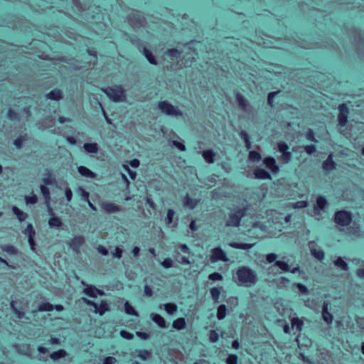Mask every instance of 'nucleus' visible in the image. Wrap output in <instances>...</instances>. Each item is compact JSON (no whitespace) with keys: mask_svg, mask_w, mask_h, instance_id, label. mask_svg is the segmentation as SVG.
Instances as JSON below:
<instances>
[{"mask_svg":"<svg viewBox=\"0 0 364 364\" xmlns=\"http://www.w3.org/2000/svg\"><path fill=\"white\" fill-rule=\"evenodd\" d=\"M41 191H42L43 194L46 197L47 195H48V192H47L46 188V187L44 186H41Z\"/></svg>","mask_w":364,"mask_h":364,"instance_id":"obj_63","label":"nucleus"},{"mask_svg":"<svg viewBox=\"0 0 364 364\" xmlns=\"http://www.w3.org/2000/svg\"><path fill=\"white\" fill-rule=\"evenodd\" d=\"M257 281V277L254 271L252 270V284H254Z\"/></svg>","mask_w":364,"mask_h":364,"instance_id":"obj_53","label":"nucleus"},{"mask_svg":"<svg viewBox=\"0 0 364 364\" xmlns=\"http://www.w3.org/2000/svg\"><path fill=\"white\" fill-rule=\"evenodd\" d=\"M185 326V321L183 318H178L173 322V326L176 329H181Z\"/></svg>","mask_w":364,"mask_h":364,"instance_id":"obj_22","label":"nucleus"},{"mask_svg":"<svg viewBox=\"0 0 364 364\" xmlns=\"http://www.w3.org/2000/svg\"><path fill=\"white\" fill-rule=\"evenodd\" d=\"M50 97L53 100H58L61 97V93L58 90H55L50 94Z\"/></svg>","mask_w":364,"mask_h":364,"instance_id":"obj_38","label":"nucleus"},{"mask_svg":"<svg viewBox=\"0 0 364 364\" xmlns=\"http://www.w3.org/2000/svg\"><path fill=\"white\" fill-rule=\"evenodd\" d=\"M323 168L326 171H331L336 168V164L333 160V154H330L327 159L323 162Z\"/></svg>","mask_w":364,"mask_h":364,"instance_id":"obj_8","label":"nucleus"},{"mask_svg":"<svg viewBox=\"0 0 364 364\" xmlns=\"http://www.w3.org/2000/svg\"><path fill=\"white\" fill-rule=\"evenodd\" d=\"M36 196H32L31 198H26V203H36Z\"/></svg>","mask_w":364,"mask_h":364,"instance_id":"obj_57","label":"nucleus"},{"mask_svg":"<svg viewBox=\"0 0 364 364\" xmlns=\"http://www.w3.org/2000/svg\"><path fill=\"white\" fill-rule=\"evenodd\" d=\"M220 294V290L219 289L213 288L211 290L212 297L214 299V301H215L218 300V296Z\"/></svg>","mask_w":364,"mask_h":364,"instance_id":"obj_37","label":"nucleus"},{"mask_svg":"<svg viewBox=\"0 0 364 364\" xmlns=\"http://www.w3.org/2000/svg\"><path fill=\"white\" fill-rule=\"evenodd\" d=\"M85 292L92 297H96L98 294H101L100 291L92 287H87L85 289Z\"/></svg>","mask_w":364,"mask_h":364,"instance_id":"obj_17","label":"nucleus"},{"mask_svg":"<svg viewBox=\"0 0 364 364\" xmlns=\"http://www.w3.org/2000/svg\"><path fill=\"white\" fill-rule=\"evenodd\" d=\"M284 331L285 333H289L290 328H289V326L288 324H285L284 326Z\"/></svg>","mask_w":364,"mask_h":364,"instance_id":"obj_61","label":"nucleus"},{"mask_svg":"<svg viewBox=\"0 0 364 364\" xmlns=\"http://www.w3.org/2000/svg\"><path fill=\"white\" fill-rule=\"evenodd\" d=\"M278 92H271L268 94L267 96V104L270 107H273V99Z\"/></svg>","mask_w":364,"mask_h":364,"instance_id":"obj_31","label":"nucleus"},{"mask_svg":"<svg viewBox=\"0 0 364 364\" xmlns=\"http://www.w3.org/2000/svg\"><path fill=\"white\" fill-rule=\"evenodd\" d=\"M94 306L96 312H98L100 314H102L107 310V304L104 301H101L100 304L95 303Z\"/></svg>","mask_w":364,"mask_h":364,"instance_id":"obj_15","label":"nucleus"},{"mask_svg":"<svg viewBox=\"0 0 364 364\" xmlns=\"http://www.w3.org/2000/svg\"><path fill=\"white\" fill-rule=\"evenodd\" d=\"M213 154L210 151H206L203 153V157L208 162H211L213 161Z\"/></svg>","mask_w":364,"mask_h":364,"instance_id":"obj_35","label":"nucleus"},{"mask_svg":"<svg viewBox=\"0 0 364 364\" xmlns=\"http://www.w3.org/2000/svg\"><path fill=\"white\" fill-rule=\"evenodd\" d=\"M78 170H79V172L80 173V174L82 175V176H87V177H90V178H92L94 176L93 173L91 172L89 169H87L85 167L80 166L78 168Z\"/></svg>","mask_w":364,"mask_h":364,"instance_id":"obj_18","label":"nucleus"},{"mask_svg":"<svg viewBox=\"0 0 364 364\" xmlns=\"http://www.w3.org/2000/svg\"><path fill=\"white\" fill-rule=\"evenodd\" d=\"M250 272L247 268H240L235 276V282L240 285L245 284L249 282Z\"/></svg>","mask_w":364,"mask_h":364,"instance_id":"obj_2","label":"nucleus"},{"mask_svg":"<svg viewBox=\"0 0 364 364\" xmlns=\"http://www.w3.org/2000/svg\"><path fill=\"white\" fill-rule=\"evenodd\" d=\"M49 224H50V227L56 228V227H59L60 225L61 222L57 218H52L49 220Z\"/></svg>","mask_w":364,"mask_h":364,"instance_id":"obj_29","label":"nucleus"},{"mask_svg":"<svg viewBox=\"0 0 364 364\" xmlns=\"http://www.w3.org/2000/svg\"><path fill=\"white\" fill-rule=\"evenodd\" d=\"M173 215V213L171 210H168L167 213V223H171L172 221V216Z\"/></svg>","mask_w":364,"mask_h":364,"instance_id":"obj_49","label":"nucleus"},{"mask_svg":"<svg viewBox=\"0 0 364 364\" xmlns=\"http://www.w3.org/2000/svg\"><path fill=\"white\" fill-rule=\"evenodd\" d=\"M163 265L165 267H169L171 266V261L169 259H166L163 262Z\"/></svg>","mask_w":364,"mask_h":364,"instance_id":"obj_62","label":"nucleus"},{"mask_svg":"<svg viewBox=\"0 0 364 364\" xmlns=\"http://www.w3.org/2000/svg\"><path fill=\"white\" fill-rule=\"evenodd\" d=\"M124 308H125L126 312L128 314H134L135 315V311H134V309L128 303H126L124 304Z\"/></svg>","mask_w":364,"mask_h":364,"instance_id":"obj_41","label":"nucleus"},{"mask_svg":"<svg viewBox=\"0 0 364 364\" xmlns=\"http://www.w3.org/2000/svg\"><path fill=\"white\" fill-rule=\"evenodd\" d=\"M236 362L237 358L235 355H230L227 360L228 364H236Z\"/></svg>","mask_w":364,"mask_h":364,"instance_id":"obj_42","label":"nucleus"},{"mask_svg":"<svg viewBox=\"0 0 364 364\" xmlns=\"http://www.w3.org/2000/svg\"><path fill=\"white\" fill-rule=\"evenodd\" d=\"M14 213L15 215H16V216L20 220H23L25 218V214L23 212L20 211L18 208H14Z\"/></svg>","mask_w":364,"mask_h":364,"instance_id":"obj_36","label":"nucleus"},{"mask_svg":"<svg viewBox=\"0 0 364 364\" xmlns=\"http://www.w3.org/2000/svg\"><path fill=\"white\" fill-rule=\"evenodd\" d=\"M301 356V358H302V360L306 363H309V364H311V360L306 355H304V354L301 353L300 354Z\"/></svg>","mask_w":364,"mask_h":364,"instance_id":"obj_52","label":"nucleus"},{"mask_svg":"<svg viewBox=\"0 0 364 364\" xmlns=\"http://www.w3.org/2000/svg\"><path fill=\"white\" fill-rule=\"evenodd\" d=\"M121 335L122 337L127 338V339H129L132 338L131 334L124 331H121Z\"/></svg>","mask_w":364,"mask_h":364,"instance_id":"obj_51","label":"nucleus"},{"mask_svg":"<svg viewBox=\"0 0 364 364\" xmlns=\"http://www.w3.org/2000/svg\"><path fill=\"white\" fill-rule=\"evenodd\" d=\"M255 177L258 179L270 180L272 179L270 173L262 168H257L253 172Z\"/></svg>","mask_w":364,"mask_h":364,"instance_id":"obj_7","label":"nucleus"},{"mask_svg":"<svg viewBox=\"0 0 364 364\" xmlns=\"http://www.w3.org/2000/svg\"><path fill=\"white\" fill-rule=\"evenodd\" d=\"M159 107L162 112L168 114H177L178 113V111L175 107L166 102L160 103Z\"/></svg>","mask_w":364,"mask_h":364,"instance_id":"obj_9","label":"nucleus"},{"mask_svg":"<svg viewBox=\"0 0 364 364\" xmlns=\"http://www.w3.org/2000/svg\"><path fill=\"white\" fill-rule=\"evenodd\" d=\"M211 260L213 262L217 261V260H225V256L224 253L222 252L220 249H214L212 251V254L210 256Z\"/></svg>","mask_w":364,"mask_h":364,"instance_id":"obj_12","label":"nucleus"},{"mask_svg":"<svg viewBox=\"0 0 364 364\" xmlns=\"http://www.w3.org/2000/svg\"><path fill=\"white\" fill-rule=\"evenodd\" d=\"M306 136L309 141H314V142L318 141L314 136V133L313 130L311 129H308Z\"/></svg>","mask_w":364,"mask_h":364,"instance_id":"obj_27","label":"nucleus"},{"mask_svg":"<svg viewBox=\"0 0 364 364\" xmlns=\"http://www.w3.org/2000/svg\"><path fill=\"white\" fill-rule=\"evenodd\" d=\"M225 306L222 305L218 307V319H222L225 317Z\"/></svg>","mask_w":364,"mask_h":364,"instance_id":"obj_30","label":"nucleus"},{"mask_svg":"<svg viewBox=\"0 0 364 364\" xmlns=\"http://www.w3.org/2000/svg\"><path fill=\"white\" fill-rule=\"evenodd\" d=\"M338 110L340 112L338 116L339 125L344 127L346 125L348 122L349 109L346 104L342 103L338 105Z\"/></svg>","mask_w":364,"mask_h":364,"instance_id":"obj_3","label":"nucleus"},{"mask_svg":"<svg viewBox=\"0 0 364 364\" xmlns=\"http://www.w3.org/2000/svg\"><path fill=\"white\" fill-rule=\"evenodd\" d=\"M140 356L142 358V359L145 360L147 357L149 356V354L147 352H144Z\"/></svg>","mask_w":364,"mask_h":364,"instance_id":"obj_64","label":"nucleus"},{"mask_svg":"<svg viewBox=\"0 0 364 364\" xmlns=\"http://www.w3.org/2000/svg\"><path fill=\"white\" fill-rule=\"evenodd\" d=\"M115 362V359L113 358H107L105 360V364H113Z\"/></svg>","mask_w":364,"mask_h":364,"instance_id":"obj_50","label":"nucleus"},{"mask_svg":"<svg viewBox=\"0 0 364 364\" xmlns=\"http://www.w3.org/2000/svg\"><path fill=\"white\" fill-rule=\"evenodd\" d=\"M298 290L302 294H308L309 293V289L303 284L301 283H296L295 284Z\"/></svg>","mask_w":364,"mask_h":364,"instance_id":"obj_21","label":"nucleus"},{"mask_svg":"<svg viewBox=\"0 0 364 364\" xmlns=\"http://www.w3.org/2000/svg\"><path fill=\"white\" fill-rule=\"evenodd\" d=\"M144 54L146 57V58L148 59V60L151 63H153V64H155L156 63V62L155 61L154 57L152 56V54L149 51V50H145L144 51Z\"/></svg>","mask_w":364,"mask_h":364,"instance_id":"obj_39","label":"nucleus"},{"mask_svg":"<svg viewBox=\"0 0 364 364\" xmlns=\"http://www.w3.org/2000/svg\"><path fill=\"white\" fill-rule=\"evenodd\" d=\"M328 304L324 301L322 306V318L327 324H331L333 321V315L328 310Z\"/></svg>","mask_w":364,"mask_h":364,"instance_id":"obj_6","label":"nucleus"},{"mask_svg":"<svg viewBox=\"0 0 364 364\" xmlns=\"http://www.w3.org/2000/svg\"><path fill=\"white\" fill-rule=\"evenodd\" d=\"M165 309L168 314H172L176 310V306L172 304H168L165 305Z\"/></svg>","mask_w":364,"mask_h":364,"instance_id":"obj_32","label":"nucleus"},{"mask_svg":"<svg viewBox=\"0 0 364 364\" xmlns=\"http://www.w3.org/2000/svg\"><path fill=\"white\" fill-rule=\"evenodd\" d=\"M262 162L265 165L266 168L272 173V174H277L279 172V167L277 164L276 160L274 157H264Z\"/></svg>","mask_w":364,"mask_h":364,"instance_id":"obj_5","label":"nucleus"},{"mask_svg":"<svg viewBox=\"0 0 364 364\" xmlns=\"http://www.w3.org/2000/svg\"><path fill=\"white\" fill-rule=\"evenodd\" d=\"M259 156V154L257 151L252 150V161L257 160Z\"/></svg>","mask_w":364,"mask_h":364,"instance_id":"obj_47","label":"nucleus"},{"mask_svg":"<svg viewBox=\"0 0 364 364\" xmlns=\"http://www.w3.org/2000/svg\"><path fill=\"white\" fill-rule=\"evenodd\" d=\"M27 234H28V242H29L30 246L33 250H34V247H33L34 243H33V236H32L33 232H32L31 226H28V230H27Z\"/></svg>","mask_w":364,"mask_h":364,"instance_id":"obj_24","label":"nucleus"},{"mask_svg":"<svg viewBox=\"0 0 364 364\" xmlns=\"http://www.w3.org/2000/svg\"><path fill=\"white\" fill-rule=\"evenodd\" d=\"M210 279L213 280H220L221 279V276L218 273H214L210 275Z\"/></svg>","mask_w":364,"mask_h":364,"instance_id":"obj_44","label":"nucleus"},{"mask_svg":"<svg viewBox=\"0 0 364 364\" xmlns=\"http://www.w3.org/2000/svg\"><path fill=\"white\" fill-rule=\"evenodd\" d=\"M311 254L319 261H322L325 257V252L322 250L312 249L311 250Z\"/></svg>","mask_w":364,"mask_h":364,"instance_id":"obj_14","label":"nucleus"},{"mask_svg":"<svg viewBox=\"0 0 364 364\" xmlns=\"http://www.w3.org/2000/svg\"><path fill=\"white\" fill-rule=\"evenodd\" d=\"M309 203L306 200L296 201L293 204V208L295 209H303L308 206Z\"/></svg>","mask_w":364,"mask_h":364,"instance_id":"obj_19","label":"nucleus"},{"mask_svg":"<svg viewBox=\"0 0 364 364\" xmlns=\"http://www.w3.org/2000/svg\"><path fill=\"white\" fill-rule=\"evenodd\" d=\"M277 255L275 253H269L266 255V261L267 263L271 264L274 262H276Z\"/></svg>","mask_w":364,"mask_h":364,"instance_id":"obj_26","label":"nucleus"},{"mask_svg":"<svg viewBox=\"0 0 364 364\" xmlns=\"http://www.w3.org/2000/svg\"><path fill=\"white\" fill-rule=\"evenodd\" d=\"M106 93L109 98L114 101H120L124 97V92L122 88L119 86L108 88Z\"/></svg>","mask_w":364,"mask_h":364,"instance_id":"obj_4","label":"nucleus"},{"mask_svg":"<svg viewBox=\"0 0 364 364\" xmlns=\"http://www.w3.org/2000/svg\"><path fill=\"white\" fill-rule=\"evenodd\" d=\"M54 309V307L49 304H44L43 305H42L41 306V311H53Z\"/></svg>","mask_w":364,"mask_h":364,"instance_id":"obj_40","label":"nucleus"},{"mask_svg":"<svg viewBox=\"0 0 364 364\" xmlns=\"http://www.w3.org/2000/svg\"><path fill=\"white\" fill-rule=\"evenodd\" d=\"M174 145L180 150H184V145L181 142H173Z\"/></svg>","mask_w":364,"mask_h":364,"instance_id":"obj_54","label":"nucleus"},{"mask_svg":"<svg viewBox=\"0 0 364 364\" xmlns=\"http://www.w3.org/2000/svg\"><path fill=\"white\" fill-rule=\"evenodd\" d=\"M281 158L285 163H288L291 159V153L289 151L284 152L282 153Z\"/></svg>","mask_w":364,"mask_h":364,"instance_id":"obj_28","label":"nucleus"},{"mask_svg":"<svg viewBox=\"0 0 364 364\" xmlns=\"http://www.w3.org/2000/svg\"><path fill=\"white\" fill-rule=\"evenodd\" d=\"M129 164L131 165V166H132L133 168H136L139 166V160L137 159H134V160H132L130 162H129Z\"/></svg>","mask_w":364,"mask_h":364,"instance_id":"obj_46","label":"nucleus"},{"mask_svg":"<svg viewBox=\"0 0 364 364\" xmlns=\"http://www.w3.org/2000/svg\"><path fill=\"white\" fill-rule=\"evenodd\" d=\"M333 264L343 271H348L349 269L348 263L341 257H338L336 259L333 261Z\"/></svg>","mask_w":364,"mask_h":364,"instance_id":"obj_11","label":"nucleus"},{"mask_svg":"<svg viewBox=\"0 0 364 364\" xmlns=\"http://www.w3.org/2000/svg\"><path fill=\"white\" fill-rule=\"evenodd\" d=\"M178 55V52L176 50H171L169 51V53L167 54V56L168 57H170L171 59L173 57H175Z\"/></svg>","mask_w":364,"mask_h":364,"instance_id":"obj_55","label":"nucleus"},{"mask_svg":"<svg viewBox=\"0 0 364 364\" xmlns=\"http://www.w3.org/2000/svg\"><path fill=\"white\" fill-rule=\"evenodd\" d=\"M304 148L306 153L309 155H311L316 151V146L314 144L306 145Z\"/></svg>","mask_w":364,"mask_h":364,"instance_id":"obj_25","label":"nucleus"},{"mask_svg":"<svg viewBox=\"0 0 364 364\" xmlns=\"http://www.w3.org/2000/svg\"><path fill=\"white\" fill-rule=\"evenodd\" d=\"M210 339L211 341L214 342L218 339V333L215 331H212L210 334Z\"/></svg>","mask_w":364,"mask_h":364,"instance_id":"obj_43","label":"nucleus"},{"mask_svg":"<svg viewBox=\"0 0 364 364\" xmlns=\"http://www.w3.org/2000/svg\"><path fill=\"white\" fill-rule=\"evenodd\" d=\"M85 149L87 152L94 153L97 149V144H86L85 145Z\"/></svg>","mask_w":364,"mask_h":364,"instance_id":"obj_23","label":"nucleus"},{"mask_svg":"<svg viewBox=\"0 0 364 364\" xmlns=\"http://www.w3.org/2000/svg\"><path fill=\"white\" fill-rule=\"evenodd\" d=\"M113 255L117 257H120L121 256V250L119 248L115 249V252H113Z\"/></svg>","mask_w":364,"mask_h":364,"instance_id":"obj_60","label":"nucleus"},{"mask_svg":"<svg viewBox=\"0 0 364 364\" xmlns=\"http://www.w3.org/2000/svg\"><path fill=\"white\" fill-rule=\"evenodd\" d=\"M356 275L361 279H364V269H358L356 271Z\"/></svg>","mask_w":364,"mask_h":364,"instance_id":"obj_45","label":"nucleus"},{"mask_svg":"<svg viewBox=\"0 0 364 364\" xmlns=\"http://www.w3.org/2000/svg\"><path fill=\"white\" fill-rule=\"evenodd\" d=\"M65 351H63V350H59V351H58V352H55V353H52V354L50 355V357H51L53 359L56 360V359H58V358H62V357L65 356Z\"/></svg>","mask_w":364,"mask_h":364,"instance_id":"obj_34","label":"nucleus"},{"mask_svg":"<svg viewBox=\"0 0 364 364\" xmlns=\"http://www.w3.org/2000/svg\"><path fill=\"white\" fill-rule=\"evenodd\" d=\"M333 221L340 226L346 227L352 222V213L345 210H338L334 214Z\"/></svg>","mask_w":364,"mask_h":364,"instance_id":"obj_1","label":"nucleus"},{"mask_svg":"<svg viewBox=\"0 0 364 364\" xmlns=\"http://www.w3.org/2000/svg\"><path fill=\"white\" fill-rule=\"evenodd\" d=\"M105 209L109 211V212H112V211H114L115 209H116V207L114 205H107L106 207H105Z\"/></svg>","mask_w":364,"mask_h":364,"instance_id":"obj_56","label":"nucleus"},{"mask_svg":"<svg viewBox=\"0 0 364 364\" xmlns=\"http://www.w3.org/2000/svg\"><path fill=\"white\" fill-rule=\"evenodd\" d=\"M298 272H300V267L299 266H296L292 269L289 268V272H291L292 274L296 273Z\"/></svg>","mask_w":364,"mask_h":364,"instance_id":"obj_58","label":"nucleus"},{"mask_svg":"<svg viewBox=\"0 0 364 364\" xmlns=\"http://www.w3.org/2000/svg\"><path fill=\"white\" fill-rule=\"evenodd\" d=\"M328 201L323 196H318L316 198V203L314 207L316 212L321 211L326 206Z\"/></svg>","mask_w":364,"mask_h":364,"instance_id":"obj_10","label":"nucleus"},{"mask_svg":"<svg viewBox=\"0 0 364 364\" xmlns=\"http://www.w3.org/2000/svg\"><path fill=\"white\" fill-rule=\"evenodd\" d=\"M4 251L8 252V254H14L15 252L14 249L10 246L4 247Z\"/></svg>","mask_w":364,"mask_h":364,"instance_id":"obj_48","label":"nucleus"},{"mask_svg":"<svg viewBox=\"0 0 364 364\" xmlns=\"http://www.w3.org/2000/svg\"><path fill=\"white\" fill-rule=\"evenodd\" d=\"M292 328H296L298 331H301L303 328L304 322L301 319L294 317L291 320Z\"/></svg>","mask_w":364,"mask_h":364,"instance_id":"obj_13","label":"nucleus"},{"mask_svg":"<svg viewBox=\"0 0 364 364\" xmlns=\"http://www.w3.org/2000/svg\"><path fill=\"white\" fill-rule=\"evenodd\" d=\"M260 228L261 229H262L263 228H265L266 227L264 226V225H262V226H259V223H252V229H255V228Z\"/></svg>","mask_w":364,"mask_h":364,"instance_id":"obj_59","label":"nucleus"},{"mask_svg":"<svg viewBox=\"0 0 364 364\" xmlns=\"http://www.w3.org/2000/svg\"><path fill=\"white\" fill-rule=\"evenodd\" d=\"M278 151L282 154L289 150V146L285 141H279L277 143Z\"/></svg>","mask_w":364,"mask_h":364,"instance_id":"obj_20","label":"nucleus"},{"mask_svg":"<svg viewBox=\"0 0 364 364\" xmlns=\"http://www.w3.org/2000/svg\"><path fill=\"white\" fill-rule=\"evenodd\" d=\"M275 265L284 272H289V267L287 262L282 260H277L275 262Z\"/></svg>","mask_w":364,"mask_h":364,"instance_id":"obj_16","label":"nucleus"},{"mask_svg":"<svg viewBox=\"0 0 364 364\" xmlns=\"http://www.w3.org/2000/svg\"><path fill=\"white\" fill-rule=\"evenodd\" d=\"M153 320L159 326H164V320L162 317H161L159 315H155L153 317Z\"/></svg>","mask_w":364,"mask_h":364,"instance_id":"obj_33","label":"nucleus"}]
</instances>
